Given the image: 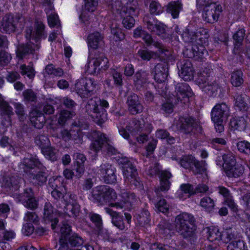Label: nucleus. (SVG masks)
Segmentation results:
<instances>
[{
	"label": "nucleus",
	"instance_id": "nucleus-21",
	"mask_svg": "<svg viewBox=\"0 0 250 250\" xmlns=\"http://www.w3.org/2000/svg\"><path fill=\"white\" fill-rule=\"evenodd\" d=\"M105 212L108 214L112 218V223L121 230H126L128 226L125 225L122 216L120 215V213L113 210L108 207L104 208Z\"/></svg>",
	"mask_w": 250,
	"mask_h": 250
},
{
	"label": "nucleus",
	"instance_id": "nucleus-41",
	"mask_svg": "<svg viewBox=\"0 0 250 250\" xmlns=\"http://www.w3.org/2000/svg\"><path fill=\"white\" fill-rule=\"evenodd\" d=\"M230 82L234 86H240L244 83L243 72L240 70L233 72L231 74Z\"/></svg>",
	"mask_w": 250,
	"mask_h": 250
},
{
	"label": "nucleus",
	"instance_id": "nucleus-44",
	"mask_svg": "<svg viewBox=\"0 0 250 250\" xmlns=\"http://www.w3.org/2000/svg\"><path fill=\"white\" fill-rule=\"evenodd\" d=\"M179 128L188 133L192 130L193 120L190 118H180Z\"/></svg>",
	"mask_w": 250,
	"mask_h": 250
},
{
	"label": "nucleus",
	"instance_id": "nucleus-30",
	"mask_svg": "<svg viewBox=\"0 0 250 250\" xmlns=\"http://www.w3.org/2000/svg\"><path fill=\"white\" fill-rule=\"evenodd\" d=\"M30 121L35 127L41 128L45 122V118L42 113L33 110L30 113Z\"/></svg>",
	"mask_w": 250,
	"mask_h": 250
},
{
	"label": "nucleus",
	"instance_id": "nucleus-47",
	"mask_svg": "<svg viewBox=\"0 0 250 250\" xmlns=\"http://www.w3.org/2000/svg\"><path fill=\"white\" fill-rule=\"evenodd\" d=\"M111 32L112 35L113 40L115 42L120 41L125 39V34L122 29L116 25L114 26V25L112 24Z\"/></svg>",
	"mask_w": 250,
	"mask_h": 250
},
{
	"label": "nucleus",
	"instance_id": "nucleus-59",
	"mask_svg": "<svg viewBox=\"0 0 250 250\" xmlns=\"http://www.w3.org/2000/svg\"><path fill=\"white\" fill-rule=\"evenodd\" d=\"M69 242L72 246L79 247L83 245V240L82 237L77 234H74L70 236L67 239V242Z\"/></svg>",
	"mask_w": 250,
	"mask_h": 250
},
{
	"label": "nucleus",
	"instance_id": "nucleus-15",
	"mask_svg": "<svg viewBox=\"0 0 250 250\" xmlns=\"http://www.w3.org/2000/svg\"><path fill=\"white\" fill-rule=\"evenodd\" d=\"M12 108L6 102L0 95V114L1 125L4 127H7L11 125V116L13 115Z\"/></svg>",
	"mask_w": 250,
	"mask_h": 250
},
{
	"label": "nucleus",
	"instance_id": "nucleus-60",
	"mask_svg": "<svg viewBox=\"0 0 250 250\" xmlns=\"http://www.w3.org/2000/svg\"><path fill=\"white\" fill-rule=\"evenodd\" d=\"M149 11L151 14L159 15L163 12V9L158 2L152 1L149 5Z\"/></svg>",
	"mask_w": 250,
	"mask_h": 250
},
{
	"label": "nucleus",
	"instance_id": "nucleus-34",
	"mask_svg": "<svg viewBox=\"0 0 250 250\" xmlns=\"http://www.w3.org/2000/svg\"><path fill=\"white\" fill-rule=\"evenodd\" d=\"M192 50L193 55L190 57H193L197 60H201L208 55V52L203 45L198 46L195 44L192 46Z\"/></svg>",
	"mask_w": 250,
	"mask_h": 250
},
{
	"label": "nucleus",
	"instance_id": "nucleus-26",
	"mask_svg": "<svg viewBox=\"0 0 250 250\" xmlns=\"http://www.w3.org/2000/svg\"><path fill=\"white\" fill-rule=\"evenodd\" d=\"M0 29L2 32L8 33L15 31L16 25L12 15H6L3 17L0 23Z\"/></svg>",
	"mask_w": 250,
	"mask_h": 250
},
{
	"label": "nucleus",
	"instance_id": "nucleus-61",
	"mask_svg": "<svg viewBox=\"0 0 250 250\" xmlns=\"http://www.w3.org/2000/svg\"><path fill=\"white\" fill-rule=\"evenodd\" d=\"M245 35V31L243 29H241L237 31L233 35V38L235 41V47L239 46L243 41Z\"/></svg>",
	"mask_w": 250,
	"mask_h": 250
},
{
	"label": "nucleus",
	"instance_id": "nucleus-46",
	"mask_svg": "<svg viewBox=\"0 0 250 250\" xmlns=\"http://www.w3.org/2000/svg\"><path fill=\"white\" fill-rule=\"evenodd\" d=\"M42 151L44 156L51 161L57 160V150L51 146H46L42 149Z\"/></svg>",
	"mask_w": 250,
	"mask_h": 250
},
{
	"label": "nucleus",
	"instance_id": "nucleus-33",
	"mask_svg": "<svg viewBox=\"0 0 250 250\" xmlns=\"http://www.w3.org/2000/svg\"><path fill=\"white\" fill-rule=\"evenodd\" d=\"M208 239L219 245L221 242L222 232L217 228L214 227L208 229Z\"/></svg>",
	"mask_w": 250,
	"mask_h": 250
},
{
	"label": "nucleus",
	"instance_id": "nucleus-13",
	"mask_svg": "<svg viewBox=\"0 0 250 250\" xmlns=\"http://www.w3.org/2000/svg\"><path fill=\"white\" fill-rule=\"evenodd\" d=\"M91 137L93 139L90 145V151L94 153H97L102 150L104 146H105L106 143H108L109 139L106 135L98 131H93L91 133Z\"/></svg>",
	"mask_w": 250,
	"mask_h": 250
},
{
	"label": "nucleus",
	"instance_id": "nucleus-49",
	"mask_svg": "<svg viewBox=\"0 0 250 250\" xmlns=\"http://www.w3.org/2000/svg\"><path fill=\"white\" fill-rule=\"evenodd\" d=\"M201 88L205 92L210 95L213 96L217 91L219 88V86L216 83L209 81L208 82L207 84H205Z\"/></svg>",
	"mask_w": 250,
	"mask_h": 250
},
{
	"label": "nucleus",
	"instance_id": "nucleus-2",
	"mask_svg": "<svg viewBox=\"0 0 250 250\" xmlns=\"http://www.w3.org/2000/svg\"><path fill=\"white\" fill-rule=\"evenodd\" d=\"M109 5H110L113 12L120 14L123 18V24L125 28L130 29L134 26L135 20L132 16L138 14V4L137 0H129L125 6H123L121 1L112 0Z\"/></svg>",
	"mask_w": 250,
	"mask_h": 250
},
{
	"label": "nucleus",
	"instance_id": "nucleus-38",
	"mask_svg": "<svg viewBox=\"0 0 250 250\" xmlns=\"http://www.w3.org/2000/svg\"><path fill=\"white\" fill-rule=\"evenodd\" d=\"M235 105L241 110H247L248 108L247 97L245 95L236 94L234 96Z\"/></svg>",
	"mask_w": 250,
	"mask_h": 250
},
{
	"label": "nucleus",
	"instance_id": "nucleus-11",
	"mask_svg": "<svg viewBox=\"0 0 250 250\" xmlns=\"http://www.w3.org/2000/svg\"><path fill=\"white\" fill-rule=\"evenodd\" d=\"M229 115V107L224 103L216 104L212 108L211 112V120L213 123L223 122Z\"/></svg>",
	"mask_w": 250,
	"mask_h": 250
},
{
	"label": "nucleus",
	"instance_id": "nucleus-45",
	"mask_svg": "<svg viewBox=\"0 0 250 250\" xmlns=\"http://www.w3.org/2000/svg\"><path fill=\"white\" fill-rule=\"evenodd\" d=\"M147 74L144 71H139L137 72L134 79V82L137 87H141L143 84L147 81Z\"/></svg>",
	"mask_w": 250,
	"mask_h": 250
},
{
	"label": "nucleus",
	"instance_id": "nucleus-3",
	"mask_svg": "<svg viewBox=\"0 0 250 250\" xmlns=\"http://www.w3.org/2000/svg\"><path fill=\"white\" fill-rule=\"evenodd\" d=\"M109 106L108 103L105 100L98 98L88 101L85 109L87 114L98 125H102L106 120V113L104 108Z\"/></svg>",
	"mask_w": 250,
	"mask_h": 250
},
{
	"label": "nucleus",
	"instance_id": "nucleus-20",
	"mask_svg": "<svg viewBox=\"0 0 250 250\" xmlns=\"http://www.w3.org/2000/svg\"><path fill=\"white\" fill-rule=\"evenodd\" d=\"M174 98L177 101H181L183 98L192 96V92L189 85L185 83H178L175 85Z\"/></svg>",
	"mask_w": 250,
	"mask_h": 250
},
{
	"label": "nucleus",
	"instance_id": "nucleus-39",
	"mask_svg": "<svg viewBox=\"0 0 250 250\" xmlns=\"http://www.w3.org/2000/svg\"><path fill=\"white\" fill-rule=\"evenodd\" d=\"M182 8L181 3L179 1L169 2L167 8V12L170 13L173 18L178 17L180 10Z\"/></svg>",
	"mask_w": 250,
	"mask_h": 250
},
{
	"label": "nucleus",
	"instance_id": "nucleus-57",
	"mask_svg": "<svg viewBox=\"0 0 250 250\" xmlns=\"http://www.w3.org/2000/svg\"><path fill=\"white\" fill-rule=\"evenodd\" d=\"M237 146L240 152L247 154H250V143L248 141H240L237 143Z\"/></svg>",
	"mask_w": 250,
	"mask_h": 250
},
{
	"label": "nucleus",
	"instance_id": "nucleus-18",
	"mask_svg": "<svg viewBox=\"0 0 250 250\" xmlns=\"http://www.w3.org/2000/svg\"><path fill=\"white\" fill-rule=\"evenodd\" d=\"M115 168L109 164H102L98 170V173L107 184H113L116 181L115 174Z\"/></svg>",
	"mask_w": 250,
	"mask_h": 250
},
{
	"label": "nucleus",
	"instance_id": "nucleus-48",
	"mask_svg": "<svg viewBox=\"0 0 250 250\" xmlns=\"http://www.w3.org/2000/svg\"><path fill=\"white\" fill-rule=\"evenodd\" d=\"M62 178L58 177L49 179L48 183V190H51L57 188H62L65 190V187L62 182Z\"/></svg>",
	"mask_w": 250,
	"mask_h": 250
},
{
	"label": "nucleus",
	"instance_id": "nucleus-9",
	"mask_svg": "<svg viewBox=\"0 0 250 250\" xmlns=\"http://www.w3.org/2000/svg\"><path fill=\"white\" fill-rule=\"evenodd\" d=\"M126 129L132 135H136L142 132L150 133L153 126L150 123L146 122L143 119L138 120L134 119L129 122Z\"/></svg>",
	"mask_w": 250,
	"mask_h": 250
},
{
	"label": "nucleus",
	"instance_id": "nucleus-58",
	"mask_svg": "<svg viewBox=\"0 0 250 250\" xmlns=\"http://www.w3.org/2000/svg\"><path fill=\"white\" fill-rule=\"evenodd\" d=\"M138 54L142 59L145 61H149L151 58L158 56L157 53L146 50H139Z\"/></svg>",
	"mask_w": 250,
	"mask_h": 250
},
{
	"label": "nucleus",
	"instance_id": "nucleus-64",
	"mask_svg": "<svg viewBox=\"0 0 250 250\" xmlns=\"http://www.w3.org/2000/svg\"><path fill=\"white\" fill-rule=\"evenodd\" d=\"M48 139L46 136L44 135H38L35 138L36 144L40 147H41L42 149L43 148L46 147V145L48 144Z\"/></svg>",
	"mask_w": 250,
	"mask_h": 250
},
{
	"label": "nucleus",
	"instance_id": "nucleus-5",
	"mask_svg": "<svg viewBox=\"0 0 250 250\" xmlns=\"http://www.w3.org/2000/svg\"><path fill=\"white\" fill-rule=\"evenodd\" d=\"M194 221L191 214L186 212L181 213L175 219L177 232L185 238L191 236L195 230Z\"/></svg>",
	"mask_w": 250,
	"mask_h": 250
},
{
	"label": "nucleus",
	"instance_id": "nucleus-56",
	"mask_svg": "<svg viewBox=\"0 0 250 250\" xmlns=\"http://www.w3.org/2000/svg\"><path fill=\"white\" fill-rule=\"evenodd\" d=\"M155 208L158 211L167 213L169 210V205L165 199H160L155 205Z\"/></svg>",
	"mask_w": 250,
	"mask_h": 250
},
{
	"label": "nucleus",
	"instance_id": "nucleus-29",
	"mask_svg": "<svg viewBox=\"0 0 250 250\" xmlns=\"http://www.w3.org/2000/svg\"><path fill=\"white\" fill-rule=\"evenodd\" d=\"M36 47H37L31 42L20 45L17 48V57L21 59L25 55L33 53Z\"/></svg>",
	"mask_w": 250,
	"mask_h": 250
},
{
	"label": "nucleus",
	"instance_id": "nucleus-51",
	"mask_svg": "<svg viewBox=\"0 0 250 250\" xmlns=\"http://www.w3.org/2000/svg\"><path fill=\"white\" fill-rule=\"evenodd\" d=\"M20 70L22 76L26 75L30 79H33L35 75L34 69L29 65L21 64L20 66Z\"/></svg>",
	"mask_w": 250,
	"mask_h": 250
},
{
	"label": "nucleus",
	"instance_id": "nucleus-27",
	"mask_svg": "<svg viewBox=\"0 0 250 250\" xmlns=\"http://www.w3.org/2000/svg\"><path fill=\"white\" fill-rule=\"evenodd\" d=\"M179 76L184 81H188L192 79L193 70L192 64L189 61L186 60L181 67L179 73Z\"/></svg>",
	"mask_w": 250,
	"mask_h": 250
},
{
	"label": "nucleus",
	"instance_id": "nucleus-31",
	"mask_svg": "<svg viewBox=\"0 0 250 250\" xmlns=\"http://www.w3.org/2000/svg\"><path fill=\"white\" fill-rule=\"evenodd\" d=\"M172 177L171 173L167 170L160 172V190L162 191H167L170 188V183L169 179Z\"/></svg>",
	"mask_w": 250,
	"mask_h": 250
},
{
	"label": "nucleus",
	"instance_id": "nucleus-62",
	"mask_svg": "<svg viewBox=\"0 0 250 250\" xmlns=\"http://www.w3.org/2000/svg\"><path fill=\"white\" fill-rule=\"evenodd\" d=\"M209 75L207 72L203 71L201 72L198 76V78L196 79V82L199 86L201 87L205 84H207L208 81Z\"/></svg>",
	"mask_w": 250,
	"mask_h": 250
},
{
	"label": "nucleus",
	"instance_id": "nucleus-16",
	"mask_svg": "<svg viewBox=\"0 0 250 250\" xmlns=\"http://www.w3.org/2000/svg\"><path fill=\"white\" fill-rule=\"evenodd\" d=\"M58 217L61 215L53 208L50 203H46L43 208V219L45 222L51 223L52 229L56 228L59 221Z\"/></svg>",
	"mask_w": 250,
	"mask_h": 250
},
{
	"label": "nucleus",
	"instance_id": "nucleus-24",
	"mask_svg": "<svg viewBox=\"0 0 250 250\" xmlns=\"http://www.w3.org/2000/svg\"><path fill=\"white\" fill-rule=\"evenodd\" d=\"M249 123V119L247 116L235 117L232 118L229 123L230 127L234 130L244 131Z\"/></svg>",
	"mask_w": 250,
	"mask_h": 250
},
{
	"label": "nucleus",
	"instance_id": "nucleus-4",
	"mask_svg": "<svg viewBox=\"0 0 250 250\" xmlns=\"http://www.w3.org/2000/svg\"><path fill=\"white\" fill-rule=\"evenodd\" d=\"M224 161L223 167L226 175L229 177L238 178L244 173V167L242 165L237 164L233 154L228 152L222 155Z\"/></svg>",
	"mask_w": 250,
	"mask_h": 250
},
{
	"label": "nucleus",
	"instance_id": "nucleus-14",
	"mask_svg": "<svg viewBox=\"0 0 250 250\" xmlns=\"http://www.w3.org/2000/svg\"><path fill=\"white\" fill-rule=\"evenodd\" d=\"M203 10L202 15L204 20L209 23H213L217 21L222 11V7L216 3H212Z\"/></svg>",
	"mask_w": 250,
	"mask_h": 250
},
{
	"label": "nucleus",
	"instance_id": "nucleus-52",
	"mask_svg": "<svg viewBox=\"0 0 250 250\" xmlns=\"http://www.w3.org/2000/svg\"><path fill=\"white\" fill-rule=\"evenodd\" d=\"M45 71L48 74L59 77L62 76L64 74L62 68L55 67L52 64L47 65L45 68Z\"/></svg>",
	"mask_w": 250,
	"mask_h": 250
},
{
	"label": "nucleus",
	"instance_id": "nucleus-25",
	"mask_svg": "<svg viewBox=\"0 0 250 250\" xmlns=\"http://www.w3.org/2000/svg\"><path fill=\"white\" fill-rule=\"evenodd\" d=\"M44 5L46 13L49 15L47 20L49 26L52 27L60 24L58 15L52 12L50 13L54 9L52 0H44Z\"/></svg>",
	"mask_w": 250,
	"mask_h": 250
},
{
	"label": "nucleus",
	"instance_id": "nucleus-63",
	"mask_svg": "<svg viewBox=\"0 0 250 250\" xmlns=\"http://www.w3.org/2000/svg\"><path fill=\"white\" fill-rule=\"evenodd\" d=\"M12 57L8 53L1 50L0 51V65H7L11 61Z\"/></svg>",
	"mask_w": 250,
	"mask_h": 250
},
{
	"label": "nucleus",
	"instance_id": "nucleus-53",
	"mask_svg": "<svg viewBox=\"0 0 250 250\" xmlns=\"http://www.w3.org/2000/svg\"><path fill=\"white\" fill-rule=\"evenodd\" d=\"M193 165L195 166L194 171L196 174H206V164L205 161L200 162L195 159Z\"/></svg>",
	"mask_w": 250,
	"mask_h": 250
},
{
	"label": "nucleus",
	"instance_id": "nucleus-28",
	"mask_svg": "<svg viewBox=\"0 0 250 250\" xmlns=\"http://www.w3.org/2000/svg\"><path fill=\"white\" fill-rule=\"evenodd\" d=\"M103 37L98 32L90 34L87 37V43L89 47L96 49L103 42Z\"/></svg>",
	"mask_w": 250,
	"mask_h": 250
},
{
	"label": "nucleus",
	"instance_id": "nucleus-6",
	"mask_svg": "<svg viewBox=\"0 0 250 250\" xmlns=\"http://www.w3.org/2000/svg\"><path fill=\"white\" fill-rule=\"evenodd\" d=\"M96 85L93 79L83 78L76 81L74 85V90L81 97L87 98L94 90Z\"/></svg>",
	"mask_w": 250,
	"mask_h": 250
},
{
	"label": "nucleus",
	"instance_id": "nucleus-37",
	"mask_svg": "<svg viewBox=\"0 0 250 250\" xmlns=\"http://www.w3.org/2000/svg\"><path fill=\"white\" fill-rule=\"evenodd\" d=\"M221 242L228 243L234 241L237 238V235L231 229H226L222 231Z\"/></svg>",
	"mask_w": 250,
	"mask_h": 250
},
{
	"label": "nucleus",
	"instance_id": "nucleus-55",
	"mask_svg": "<svg viewBox=\"0 0 250 250\" xmlns=\"http://www.w3.org/2000/svg\"><path fill=\"white\" fill-rule=\"evenodd\" d=\"M177 101L175 98H171L162 105V110L167 114H170L173 112L174 104L173 103L176 104Z\"/></svg>",
	"mask_w": 250,
	"mask_h": 250
},
{
	"label": "nucleus",
	"instance_id": "nucleus-36",
	"mask_svg": "<svg viewBox=\"0 0 250 250\" xmlns=\"http://www.w3.org/2000/svg\"><path fill=\"white\" fill-rule=\"evenodd\" d=\"M36 170L29 174V178L32 179V182L35 184L41 185L47 180V174L42 171H39L37 173Z\"/></svg>",
	"mask_w": 250,
	"mask_h": 250
},
{
	"label": "nucleus",
	"instance_id": "nucleus-43",
	"mask_svg": "<svg viewBox=\"0 0 250 250\" xmlns=\"http://www.w3.org/2000/svg\"><path fill=\"white\" fill-rule=\"evenodd\" d=\"M227 250H248L246 243L242 240L236 239L228 245Z\"/></svg>",
	"mask_w": 250,
	"mask_h": 250
},
{
	"label": "nucleus",
	"instance_id": "nucleus-54",
	"mask_svg": "<svg viewBox=\"0 0 250 250\" xmlns=\"http://www.w3.org/2000/svg\"><path fill=\"white\" fill-rule=\"evenodd\" d=\"M195 160V157L191 155L184 156L181 158L179 163L181 167L185 168H188L192 165H193Z\"/></svg>",
	"mask_w": 250,
	"mask_h": 250
},
{
	"label": "nucleus",
	"instance_id": "nucleus-32",
	"mask_svg": "<svg viewBox=\"0 0 250 250\" xmlns=\"http://www.w3.org/2000/svg\"><path fill=\"white\" fill-rule=\"evenodd\" d=\"M61 237L60 240L61 247L59 250H62L67 244V239L70 236V226L67 224H63L60 229Z\"/></svg>",
	"mask_w": 250,
	"mask_h": 250
},
{
	"label": "nucleus",
	"instance_id": "nucleus-10",
	"mask_svg": "<svg viewBox=\"0 0 250 250\" xmlns=\"http://www.w3.org/2000/svg\"><path fill=\"white\" fill-rule=\"evenodd\" d=\"M63 198L66 203L64 208L65 214L69 217L77 216L80 209L77 202V196L71 193H66L63 195Z\"/></svg>",
	"mask_w": 250,
	"mask_h": 250
},
{
	"label": "nucleus",
	"instance_id": "nucleus-1",
	"mask_svg": "<svg viewBox=\"0 0 250 250\" xmlns=\"http://www.w3.org/2000/svg\"><path fill=\"white\" fill-rule=\"evenodd\" d=\"M92 196L94 200L101 205L117 199V201L110 203L109 206L124 210H130L136 201L134 193L125 189H122L120 191L118 198L114 189L106 186H98L93 188Z\"/></svg>",
	"mask_w": 250,
	"mask_h": 250
},
{
	"label": "nucleus",
	"instance_id": "nucleus-42",
	"mask_svg": "<svg viewBox=\"0 0 250 250\" xmlns=\"http://www.w3.org/2000/svg\"><path fill=\"white\" fill-rule=\"evenodd\" d=\"M142 38L147 45L152 44L153 46L157 48L159 53L161 54L164 52L165 49L163 44L158 42H153L151 35L146 32H145Z\"/></svg>",
	"mask_w": 250,
	"mask_h": 250
},
{
	"label": "nucleus",
	"instance_id": "nucleus-7",
	"mask_svg": "<svg viewBox=\"0 0 250 250\" xmlns=\"http://www.w3.org/2000/svg\"><path fill=\"white\" fill-rule=\"evenodd\" d=\"M123 172L125 181L126 183L134 185L136 187L141 186V182L140 178L137 176L138 174L136 168L132 163L127 159L124 160Z\"/></svg>",
	"mask_w": 250,
	"mask_h": 250
},
{
	"label": "nucleus",
	"instance_id": "nucleus-23",
	"mask_svg": "<svg viewBox=\"0 0 250 250\" xmlns=\"http://www.w3.org/2000/svg\"><path fill=\"white\" fill-rule=\"evenodd\" d=\"M126 103L128 110L132 114L135 115L140 113L143 110V106L136 94H133L128 96Z\"/></svg>",
	"mask_w": 250,
	"mask_h": 250
},
{
	"label": "nucleus",
	"instance_id": "nucleus-8",
	"mask_svg": "<svg viewBox=\"0 0 250 250\" xmlns=\"http://www.w3.org/2000/svg\"><path fill=\"white\" fill-rule=\"evenodd\" d=\"M108 66L107 58L101 54L99 57L89 59L85 65V69L89 74H95L98 73L101 69L106 70Z\"/></svg>",
	"mask_w": 250,
	"mask_h": 250
},
{
	"label": "nucleus",
	"instance_id": "nucleus-40",
	"mask_svg": "<svg viewBox=\"0 0 250 250\" xmlns=\"http://www.w3.org/2000/svg\"><path fill=\"white\" fill-rule=\"evenodd\" d=\"M88 216L90 220L94 223L98 234H100L103 229V220L101 216L93 212L90 213Z\"/></svg>",
	"mask_w": 250,
	"mask_h": 250
},
{
	"label": "nucleus",
	"instance_id": "nucleus-50",
	"mask_svg": "<svg viewBox=\"0 0 250 250\" xmlns=\"http://www.w3.org/2000/svg\"><path fill=\"white\" fill-rule=\"evenodd\" d=\"M200 205L207 211H210L214 207L213 200L209 197H205L201 199Z\"/></svg>",
	"mask_w": 250,
	"mask_h": 250
},
{
	"label": "nucleus",
	"instance_id": "nucleus-22",
	"mask_svg": "<svg viewBox=\"0 0 250 250\" xmlns=\"http://www.w3.org/2000/svg\"><path fill=\"white\" fill-rule=\"evenodd\" d=\"M154 78L158 83H164L168 76L167 64L164 62L158 63L154 69Z\"/></svg>",
	"mask_w": 250,
	"mask_h": 250
},
{
	"label": "nucleus",
	"instance_id": "nucleus-12",
	"mask_svg": "<svg viewBox=\"0 0 250 250\" xmlns=\"http://www.w3.org/2000/svg\"><path fill=\"white\" fill-rule=\"evenodd\" d=\"M144 21L150 32L159 36L164 37L166 29L163 23L148 15L144 17Z\"/></svg>",
	"mask_w": 250,
	"mask_h": 250
},
{
	"label": "nucleus",
	"instance_id": "nucleus-35",
	"mask_svg": "<svg viewBox=\"0 0 250 250\" xmlns=\"http://www.w3.org/2000/svg\"><path fill=\"white\" fill-rule=\"evenodd\" d=\"M202 31H198L195 34H194L192 32H189V29H187L182 34V37L185 42H197V40H201L203 38L200 37L199 34H201Z\"/></svg>",
	"mask_w": 250,
	"mask_h": 250
},
{
	"label": "nucleus",
	"instance_id": "nucleus-17",
	"mask_svg": "<svg viewBox=\"0 0 250 250\" xmlns=\"http://www.w3.org/2000/svg\"><path fill=\"white\" fill-rule=\"evenodd\" d=\"M41 166L42 164L36 156L32 155L24 158L20 164V168L23 169V171L28 175L35 171L36 168H41Z\"/></svg>",
	"mask_w": 250,
	"mask_h": 250
},
{
	"label": "nucleus",
	"instance_id": "nucleus-19",
	"mask_svg": "<svg viewBox=\"0 0 250 250\" xmlns=\"http://www.w3.org/2000/svg\"><path fill=\"white\" fill-rule=\"evenodd\" d=\"M19 200L24 206L31 209L36 208L38 206V202L34 197L32 189L26 188L22 195H20Z\"/></svg>",
	"mask_w": 250,
	"mask_h": 250
}]
</instances>
